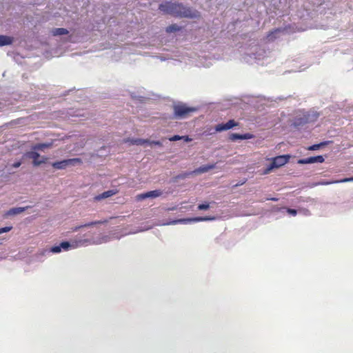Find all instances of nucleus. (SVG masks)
<instances>
[{
  "label": "nucleus",
  "instance_id": "f257e3e1",
  "mask_svg": "<svg viewBox=\"0 0 353 353\" xmlns=\"http://www.w3.org/2000/svg\"><path fill=\"white\" fill-rule=\"evenodd\" d=\"M159 10L164 14L181 18L192 19L198 16L197 12L193 11L190 8L177 2L165 1L159 6Z\"/></svg>",
  "mask_w": 353,
  "mask_h": 353
},
{
  "label": "nucleus",
  "instance_id": "f03ea898",
  "mask_svg": "<svg viewBox=\"0 0 353 353\" xmlns=\"http://www.w3.org/2000/svg\"><path fill=\"white\" fill-rule=\"evenodd\" d=\"M174 115L176 119H185L190 116L191 113L196 111V108H190L185 104H177L174 105Z\"/></svg>",
  "mask_w": 353,
  "mask_h": 353
},
{
  "label": "nucleus",
  "instance_id": "7ed1b4c3",
  "mask_svg": "<svg viewBox=\"0 0 353 353\" xmlns=\"http://www.w3.org/2000/svg\"><path fill=\"white\" fill-rule=\"evenodd\" d=\"M290 157L289 154H284L272 158L271 164L264 170V174H268L274 168H279L285 165L289 161Z\"/></svg>",
  "mask_w": 353,
  "mask_h": 353
},
{
  "label": "nucleus",
  "instance_id": "20e7f679",
  "mask_svg": "<svg viewBox=\"0 0 353 353\" xmlns=\"http://www.w3.org/2000/svg\"><path fill=\"white\" fill-rule=\"evenodd\" d=\"M77 163H82V160L80 158L64 159L60 161L53 162L52 166L57 170H64L67 167L74 166Z\"/></svg>",
  "mask_w": 353,
  "mask_h": 353
},
{
  "label": "nucleus",
  "instance_id": "39448f33",
  "mask_svg": "<svg viewBox=\"0 0 353 353\" xmlns=\"http://www.w3.org/2000/svg\"><path fill=\"white\" fill-rule=\"evenodd\" d=\"M214 168H215V164H208V165H202V166L199 167V168L194 170L192 172H185V173L179 174V175L176 176L175 177V179H185V178L188 177V176H190V174H192V173H194V174L205 173V172H208L210 170L214 169Z\"/></svg>",
  "mask_w": 353,
  "mask_h": 353
},
{
  "label": "nucleus",
  "instance_id": "423d86ee",
  "mask_svg": "<svg viewBox=\"0 0 353 353\" xmlns=\"http://www.w3.org/2000/svg\"><path fill=\"white\" fill-rule=\"evenodd\" d=\"M215 217L214 216H198L194 218H190V219H181L174 220L171 222L172 224H176L179 223H190L192 221L193 222H199V221H212L214 220Z\"/></svg>",
  "mask_w": 353,
  "mask_h": 353
},
{
  "label": "nucleus",
  "instance_id": "0eeeda50",
  "mask_svg": "<svg viewBox=\"0 0 353 353\" xmlns=\"http://www.w3.org/2000/svg\"><path fill=\"white\" fill-rule=\"evenodd\" d=\"M162 192L161 190H156L138 194L136 198L137 201H141L148 198H156L160 196Z\"/></svg>",
  "mask_w": 353,
  "mask_h": 353
},
{
  "label": "nucleus",
  "instance_id": "6e6552de",
  "mask_svg": "<svg viewBox=\"0 0 353 353\" xmlns=\"http://www.w3.org/2000/svg\"><path fill=\"white\" fill-rule=\"evenodd\" d=\"M239 124L234 120L231 119L225 123H220L216 125L215 130L216 132H221L230 130L234 127L237 126Z\"/></svg>",
  "mask_w": 353,
  "mask_h": 353
},
{
  "label": "nucleus",
  "instance_id": "1a4fd4ad",
  "mask_svg": "<svg viewBox=\"0 0 353 353\" xmlns=\"http://www.w3.org/2000/svg\"><path fill=\"white\" fill-rule=\"evenodd\" d=\"M28 156L29 158L32 159V163L34 166H38L41 163H45L47 160V158L46 157L41 158L39 154L36 152H30L28 154Z\"/></svg>",
  "mask_w": 353,
  "mask_h": 353
},
{
  "label": "nucleus",
  "instance_id": "9d476101",
  "mask_svg": "<svg viewBox=\"0 0 353 353\" xmlns=\"http://www.w3.org/2000/svg\"><path fill=\"white\" fill-rule=\"evenodd\" d=\"M253 137V135L250 133H246L244 134H239L236 133H232L230 135V140L234 141L238 139H250Z\"/></svg>",
  "mask_w": 353,
  "mask_h": 353
},
{
  "label": "nucleus",
  "instance_id": "9b49d317",
  "mask_svg": "<svg viewBox=\"0 0 353 353\" xmlns=\"http://www.w3.org/2000/svg\"><path fill=\"white\" fill-rule=\"evenodd\" d=\"M117 192H118V190H108V191L103 192L102 194L97 196L95 197V199L99 201V200H101L103 199H106V198H108L110 196H112L116 194Z\"/></svg>",
  "mask_w": 353,
  "mask_h": 353
},
{
  "label": "nucleus",
  "instance_id": "f8f14e48",
  "mask_svg": "<svg viewBox=\"0 0 353 353\" xmlns=\"http://www.w3.org/2000/svg\"><path fill=\"white\" fill-rule=\"evenodd\" d=\"M29 207H24V208H13L10 209L6 214L7 216H13L16 214H19L23 212H24L26 209H28Z\"/></svg>",
  "mask_w": 353,
  "mask_h": 353
},
{
  "label": "nucleus",
  "instance_id": "ddd939ff",
  "mask_svg": "<svg viewBox=\"0 0 353 353\" xmlns=\"http://www.w3.org/2000/svg\"><path fill=\"white\" fill-rule=\"evenodd\" d=\"M13 41V38L8 37V36H4V35H0V46H4L12 44Z\"/></svg>",
  "mask_w": 353,
  "mask_h": 353
},
{
  "label": "nucleus",
  "instance_id": "4468645a",
  "mask_svg": "<svg viewBox=\"0 0 353 353\" xmlns=\"http://www.w3.org/2000/svg\"><path fill=\"white\" fill-rule=\"evenodd\" d=\"M282 30L281 28H276L270 32L267 35V39L268 41H274L278 33L281 32Z\"/></svg>",
  "mask_w": 353,
  "mask_h": 353
},
{
  "label": "nucleus",
  "instance_id": "2eb2a0df",
  "mask_svg": "<svg viewBox=\"0 0 353 353\" xmlns=\"http://www.w3.org/2000/svg\"><path fill=\"white\" fill-rule=\"evenodd\" d=\"M68 30L63 28H57L52 30V34L53 36L68 34Z\"/></svg>",
  "mask_w": 353,
  "mask_h": 353
},
{
  "label": "nucleus",
  "instance_id": "dca6fc26",
  "mask_svg": "<svg viewBox=\"0 0 353 353\" xmlns=\"http://www.w3.org/2000/svg\"><path fill=\"white\" fill-rule=\"evenodd\" d=\"M181 139L184 140L185 142H190L192 141V139L190 138L188 136L174 135V136L169 138V140L170 141H176L181 140Z\"/></svg>",
  "mask_w": 353,
  "mask_h": 353
},
{
  "label": "nucleus",
  "instance_id": "f3484780",
  "mask_svg": "<svg viewBox=\"0 0 353 353\" xmlns=\"http://www.w3.org/2000/svg\"><path fill=\"white\" fill-rule=\"evenodd\" d=\"M181 30V28L176 25V24H172L168 27H166L165 28V31L166 32L168 33H171V32H176V31H179Z\"/></svg>",
  "mask_w": 353,
  "mask_h": 353
},
{
  "label": "nucleus",
  "instance_id": "a211bd4d",
  "mask_svg": "<svg viewBox=\"0 0 353 353\" xmlns=\"http://www.w3.org/2000/svg\"><path fill=\"white\" fill-rule=\"evenodd\" d=\"M108 222V221L106 220V219L103 220V221H92V222H90V223H85L83 225H80V226H79V228L90 227V226L95 225H97V224L106 223Z\"/></svg>",
  "mask_w": 353,
  "mask_h": 353
},
{
  "label": "nucleus",
  "instance_id": "6ab92c4d",
  "mask_svg": "<svg viewBox=\"0 0 353 353\" xmlns=\"http://www.w3.org/2000/svg\"><path fill=\"white\" fill-rule=\"evenodd\" d=\"M311 159V163H323L325 161L324 157L322 155H319L316 157H310Z\"/></svg>",
  "mask_w": 353,
  "mask_h": 353
},
{
  "label": "nucleus",
  "instance_id": "aec40b11",
  "mask_svg": "<svg viewBox=\"0 0 353 353\" xmlns=\"http://www.w3.org/2000/svg\"><path fill=\"white\" fill-rule=\"evenodd\" d=\"M149 142V140L148 139H132L131 141V143L134 145H143L146 143Z\"/></svg>",
  "mask_w": 353,
  "mask_h": 353
},
{
  "label": "nucleus",
  "instance_id": "412c9836",
  "mask_svg": "<svg viewBox=\"0 0 353 353\" xmlns=\"http://www.w3.org/2000/svg\"><path fill=\"white\" fill-rule=\"evenodd\" d=\"M50 147L49 144L39 143L33 146V149L35 150H43L46 148Z\"/></svg>",
  "mask_w": 353,
  "mask_h": 353
},
{
  "label": "nucleus",
  "instance_id": "4be33fe9",
  "mask_svg": "<svg viewBox=\"0 0 353 353\" xmlns=\"http://www.w3.org/2000/svg\"><path fill=\"white\" fill-rule=\"evenodd\" d=\"M341 179L336 180V181H323L319 182L316 185H330V184H333V183H342L341 181Z\"/></svg>",
  "mask_w": 353,
  "mask_h": 353
},
{
  "label": "nucleus",
  "instance_id": "5701e85b",
  "mask_svg": "<svg viewBox=\"0 0 353 353\" xmlns=\"http://www.w3.org/2000/svg\"><path fill=\"white\" fill-rule=\"evenodd\" d=\"M325 143H321L319 144H314L308 148L309 150H316L319 149L321 146L325 145Z\"/></svg>",
  "mask_w": 353,
  "mask_h": 353
},
{
  "label": "nucleus",
  "instance_id": "b1692460",
  "mask_svg": "<svg viewBox=\"0 0 353 353\" xmlns=\"http://www.w3.org/2000/svg\"><path fill=\"white\" fill-rule=\"evenodd\" d=\"M297 163L299 164H310L311 163V159L310 157L305 158V159H301L298 160Z\"/></svg>",
  "mask_w": 353,
  "mask_h": 353
},
{
  "label": "nucleus",
  "instance_id": "393cba45",
  "mask_svg": "<svg viewBox=\"0 0 353 353\" xmlns=\"http://www.w3.org/2000/svg\"><path fill=\"white\" fill-rule=\"evenodd\" d=\"M59 245L61 249L63 248L64 250H68L71 247L70 243L68 241L61 242Z\"/></svg>",
  "mask_w": 353,
  "mask_h": 353
},
{
  "label": "nucleus",
  "instance_id": "a878e982",
  "mask_svg": "<svg viewBox=\"0 0 353 353\" xmlns=\"http://www.w3.org/2000/svg\"><path fill=\"white\" fill-rule=\"evenodd\" d=\"M61 251L60 245H55L50 249V252L53 253H59Z\"/></svg>",
  "mask_w": 353,
  "mask_h": 353
},
{
  "label": "nucleus",
  "instance_id": "bb28decb",
  "mask_svg": "<svg viewBox=\"0 0 353 353\" xmlns=\"http://www.w3.org/2000/svg\"><path fill=\"white\" fill-rule=\"evenodd\" d=\"M209 208L210 205L208 203L199 204L197 207L198 210H208Z\"/></svg>",
  "mask_w": 353,
  "mask_h": 353
},
{
  "label": "nucleus",
  "instance_id": "cd10ccee",
  "mask_svg": "<svg viewBox=\"0 0 353 353\" xmlns=\"http://www.w3.org/2000/svg\"><path fill=\"white\" fill-rule=\"evenodd\" d=\"M12 226H8V227H4V228H0V234L2 233L8 232L12 230Z\"/></svg>",
  "mask_w": 353,
  "mask_h": 353
},
{
  "label": "nucleus",
  "instance_id": "c85d7f7f",
  "mask_svg": "<svg viewBox=\"0 0 353 353\" xmlns=\"http://www.w3.org/2000/svg\"><path fill=\"white\" fill-rule=\"evenodd\" d=\"M147 143H149L150 145H156L159 146H161L162 143L159 141H152L148 142Z\"/></svg>",
  "mask_w": 353,
  "mask_h": 353
},
{
  "label": "nucleus",
  "instance_id": "c756f323",
  "mask_svg": "<svg viewBox=\"0 0 353 353\" xmlns=\"http://www.w3.org/2000/svg\"><path fill=\"white\" fill-rule=\"evenodd\" d=\"M288 212L293 216H295L297 214V211L294 209L288 208Z\"/></svg>",
  "mask_w": 353,
  "mask_h": 353
},
{
  "label": "nucleus",
  "instance_id": "7c9ffc66",
  "mask_svg": "<svg viewBox=\"0 0 353 353\" xmlns=\"http://www.w3.org/2000/svg\"><path fill=\"white\" fill-rule=\"evenodd\" d=\"M341 182H353V176L350 178H344L341 180Z\"/></svg>",
  "mask_w": 353,
  "mask_h": 353
},
{
  "label": "nucleus",
  "instance_id": "2f4dec72",
  "mask_svg": "<svg viewBox=\"0 0 353 353\" xmlns=\"http://www.w3.org/2000/svg\"><path fill=\"white\" fill-rule=\"evenodd\" d=\"M88 242H89V240H88V239H83V240H81V241H79V244H80L81 245H85V244H86L87 243H88Z\"/></svg>",
  "mask_w": 353,
  "mask_h": 353
},
{
  "label": "nucleus",
  "instance_id": "473e14b6",
  "mask_svg": "<svg viewBox=\"0 0 353 353\" xmlns=\"http://www.w3.org/2000/svg\"><path fill=\"white\" fill-rule=\"evenodd\" d=\"M21 162L20 161H18V162H16L13 164V167L14 168H19L20 165H21Z\"/></svg>",
  "mask_w": 353,
  "mask_h": 353
},
{
  "label": "nucleus",
  "instance_id": "72a5a7b5",
  "mask_svg": "<svg viewBox=\"0 0 353 353\" xmlns=\"http://www.w3.org/2000/svg\"><path fill=\"white\" fill-rule=\"evenodd\" d=\"M268 200H271V201H278V199H276V198H271V199H268Z\"/></svg>",
  "mask_w": 353,
  "mask_h": 353
},
{
  "label": "nucleus",
  "instance_id": "f704fd0d",
  "mask_svg": "<svg viewBox=\"0 0 353 353\" xmlns=\"http://www.w3.org/2000/svg\"><path fill=\"white\" fill-rule=\"evenodd\" d=\"M301 123H302L300 121V122H296V123H295V124H296V125H300V124H301Z\"/></svg>",
  "mask_w": 353,
  "mask_h": 353
}]
</instances>
